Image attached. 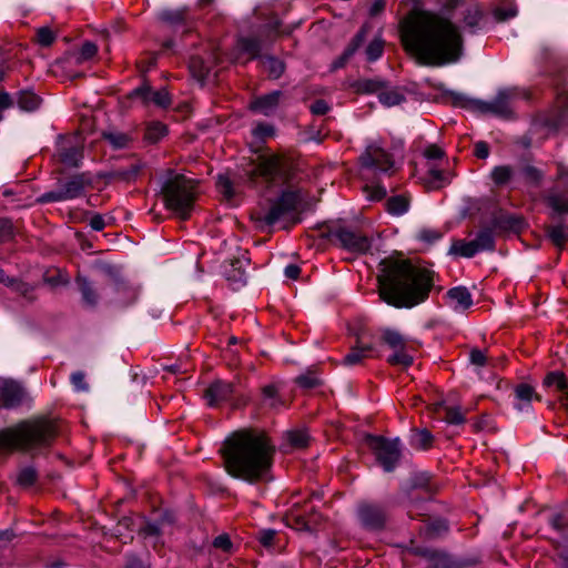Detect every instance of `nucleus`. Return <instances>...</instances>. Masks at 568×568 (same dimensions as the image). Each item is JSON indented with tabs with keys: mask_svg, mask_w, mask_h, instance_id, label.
Instances as JSON below:
<instances>
[{
	"mask_svg": "<svg viewBox=\"0 0 568 568\" xmlns=\"http://www.w3.org/2000/svg\"><path fill=\"white\" fill-rule=\"evenodd\" d=\"M37 479V473L33 468H23L18 475V483L22 486H30Z\"/></svg>",
	"mask_w": 568,
	"mask_h": 568,
	"instance_id": "60",
	"label": "nucleus"
},
{
	"mask_svg": "<svg viewBox=\"0 0 568 568\" xmlns=\"http://www.w3.org/2000/svg\"><path fill=\"white\" fill-rule=\"evenodd\" d=\"M368 447L374 452L377 460L386 471H392L400 457L398 439L388 440L383 437L368 436Z\"/></svg>",
	"mask_w": 568,
	"mask_h": 568,
	"instance_id": "10",
	"label": "nucleus"
},
{
	"mask_svg": "<svg viewBox=\"0 0 568 568\" xmlns=\"http://www.w3.org/2000/svg\"><path fill=\"white\" fill-rule=\"evenodd\" d=\"M237 49L241 53L247 54L248 59L257 58L262 45L256 38H242L237 42Z\"/></svg>",
	"mask_w": 568,
	"mask_h": 568,
	"instance_id": "34",
	"label": "nucleus"
},
{
	"mask_svg": "<svg viewBox=\"0 0 568 568\" xmlns=\"http://www.w3.org/2000/svg\"><path fill=\"white\" fill-rule=\"evenodd\" d=\"M17 103L23 111H34L39 108L41 99L33 92L22 91L19 93Z\"/></svg>",
	"mask_w": 568,
	"mask_h": 568,
	"instance_id": "35",
	"label": "nucleus"
},
{
	"mask_svg": "<svg viewBox=\"0 0 568 568\" xmlns=\"http://www.w3.org/2000/svg\"><path fill=\"white\" fill-rule=\"evenodd\" d=\"M102 136L114 149L128 148L131 142V138L128 134L118 131L103 132Z\"/></svg>",
	"mask_w": 568,
	"mask_h": 568,
	"instance_id": "39",
	"label": "nucleus"
},
{
	"mask_svg": "<svg viewBox=\"0 0 568 568\" xmlns=\"http://www.w3.org/2000/svg\"><path fill=\"white\" fill-rule=\"evenodd\" d=\"M217 187L226 197L230 199L233 196L232 183L229 178L220 175L217 179Z\"/></svg>",
	"mask_w": 568,
	"mask_h": 568,
	"instance_id": "63",
	"label": "nucleus"
},
{
	"mask_svg": "<svg viewBox=\"0 0 568 568\" xmlns=\"http://www.w3.org/2000/svg\"><path fill=\"white\" fill-rule=\"evenodd\" d=\"M98 52V47L95 43L87 41L81 45L79 51V55L77 58L78 63H82L92 59Z\"/></svg>",
	"mask_w": 568,
	"mask_h": 568,
	"instance_id": "57",
	"label": "nucleus"
},
{
	"mask_svg": "<svg viewBox=\"0 0 568 568\" xmlns=\"http://www.w3.org/2000/svg\"><path fill=\"white\" fill-rule=\"evenodd\" d=\"M105 290L110 301L120 305H129L136 298L135 290L125 283L111 282Z\"/></svg>",
	"mask_w": 568,
	"mask_h": 568,
	"instance_id": "16",
	"label": "nucleus"
},
{
	"mask_svg": "<svg viewBox=\"0 0 568 568\" xmlns=\"http://www.w3.org/2000/svg\"><path fill=\"white\" fill-rule=\"evenodd\" d=\"M447 297L456 311H465L473 305L471 294L463 286L450 288L447 292Z\"/></svg>",
	"mask_w": 568,
	"mask_h": 568,
	"instance_id": "23",
	"label": "nucleus"
},
{
	"mask_svg": "<svg viewBox=\"0 0 568 568\" xmlns=\"http://www.w3.org/2000/svg\"><path fill=\"white\" fill-rule=\"evenodd\" d=\"M190 70L194 77L203 80L210 74L211 63L205 62L201 57L195 55L190 60Z\"/></svg>",
	"mask_w": 568,
	"mask_h": 568,
	"instance_id": "38",
	"label": "nucleus"
},
{
	"mask_svg": "<svg viewBox=\"0 0 568 568\" xmlns=\"http://www.w3.org/2000/svg\"><path fill=\"white\" fill-rule=\"evenodd\" d=\"M359 161L364 179L378 173H388L394 168L392 156L377 144H369L359 156Z\"/></svg>",
	"mask_w": 568,
	"mask_h": 568,
	"instance_id": "9",
	"label": "nucleus"
},
{
	"mask_svg": "<svg viewBox=\"0 0 568 568\" xmlns=\"http://www.w3.org/2000/svg\"><path fill=\"white\" fill-rule=\"evenodd\" d=\"M519 174L523 176L524 181L530 186H539L542 179L544 173L534 165L526 164L520 168Z\"/></svg>",
	"mask_w": 568,
	"mask_h": 568,
	"instance_id": "36",
	"label": "nucleus"
},
{
	"mask_svg": "<svg viewBox=\"0 0 568 568\" xmlns=\"http://www.w3.org/2000/svg\"><path fill=\"white\" fill-rule=\"evenodd\" d=\"M262 64L268 75L274 79L280 78L284 72V63L273 57H264L262 59Z\"/></svg>",
	"mask_w": 568,
	"mask_h": 568,
	"instance_id": "42",
	"label": "nucleus"
},
{
	"mask_svg": "<svg viewBox=\"0 0 568 568\" xmlns=\"http://www.w3.org/2000/svg\"><path fill=\"white\" fill-rule=\"evenodd\" d=\"M379 339L393 351L387 362L392 365L408 367L413 364V356L408 353L407 339L394 328L384 327L379 329Z\"/></svg>",
	"mask_w": 568,
	"mask_h": 568,
	"instance_id": "8",
	"label": "nucleus"
},
{
	"mask_svg": "<svg viewBox=\"0 0 568 568\" xmlns=\"http://www.w3.org/2000/svg\"><path fill=\"white\" fill-rule=\"evenodd\" d=\"M405 49L420 64L443 65L454 63L463 54V38L449 20L429 12L409 17L402 27Z\"/></svg>",
	"mask_w": 568,
	"mask_h": 568,
	"instance_id": "1",
	"label": "nucleus"
},
{
	"mask_svg": "<svg viewBox=\"0 0 568 568\" xmlns=\"http://www.w3.org/2000/svg\"><path fill=\"white\" fill-rule=\"evenodd\" d=\"M55 435L57 427L52 420H23L0 430V450H29L49 446Z\"/></svg>",
	"mask_w": 568,
	"mask_h": 568,
	"instance_id": "4",
	"label": "nucleus"
},
{
	"mask_svg": "<svg viewBox=\"0 0 568 568\" xmlns=\"http://www.w3.org/2000/svg\"><path fill=\"white\" fill-rule=\"evenodd\" d=\"M378 99L379 102L385 106H395L405 101V95L400 89H388L385 84V88L382 89L378 93Z\"/></svg>",
	"mask_w": 568,
	"mask_h": 568,
	"instance_id": "28",
	"label": "nucleus"
},
{
	"mask_svg": "<svg viewBox=\"0 0 568 568\" xmlns=\"http://www.w3.org/2000/svg\"><path fill=\"white\" fill-rule=\"evenodd\" d=\"M478 252H479V250L474 240L469 241V242H466L463 240L455 241V242H453V244L449 248L450 254L459 255V256H464V257H471Z\"/></svg>",
	"mask_w": 568,
	"mask_h": 568,
	"instance_id": "33",
	"label": "nucleus"
},
{
	"mask_svg": "<svg viewBox=\"0 0 568 568\" xmlns=\"http://www.w3.org/2000/svg\"><path fill=\"white\" fill-rule=\"evenodd\" d=\"M474 241L479 252L491 250L494 247V237L491 231L486 230L480 232Z\"/></svg>",
	"mask_w": 568,
	"mask_h": 568,
	"instance_id": "53",
	"label": "nucleus"
},
{
	"mask_svg": "<svg viewBox=\"0 0 568 568\" xmlns=\"http://www.w3.org/2000/svg\"><path fill=\"white\" fill-rule=\"evenodd\" d=\"M481 18H483L481 10L477 7H471L467 10L465 18H464V22L467 27H469L470 29L474 30L479 27Z\"/></svg>",
	"mask_w": 568,
	"mask_h": 568,
	"instance_id": "50",
	"label": "nucleus"
},
{
	"mask_svg": "<svg viewBox=\"0 0 568 568\" xmlns=\"http://www.w3.org/2000/svg\"><path fill=\"white\" fill-rule=\"evenodd\" d=\"M263 404L270 408H278L283 405L282 399L277 395V387L274 384L262 387Z\"/></svg>",
	"mask_w": 568,
	"mask_h": 568,
	"instance_id": "37",
	"label": "nucleus"
},
{
	"mask_svg": "<svg viewBox=\"0 0 568 568\" xmlns=\"http://www.w3.org/2000/svg\"><path fill=\"white\" fill-rule=\"evenodd\" d=\"M359 518L368 529H381L385 524V514L382 508L374 505H362Z\"/></svg>",
	"mask_w": 568,
	"mask_h": 568,
	"instance_id": "19",
	"label": "nucleus"
},
{
	"mask_svg": "<svg viewBox=\"0 0 568 568\" xmlns=\"http://www.w3.org/2000/svg\"><path fill=\"white\" fill-rule=\"evenodd\" d=\"M443 233L435 229L424 227L416 233V239L423 242L425 245H432L436 241L440 240Z\"/></svg>",
	"mask_w": 568,
	"mask_h": 568,
	"instance_id": "45",
	"label": "nucleus"
},
{
	"mask_svg": "<svg viewBox=\"0 0 568 568\" xmlns=\"http://www.w3.org/2000/svg\"><path fill=\"white\" fill-rule=\"evenodd\" d=\"M60 160L69 165H78L81 151L77 146L62 148L59 152Z\"/></svg>",
	"mask_w": 568,
	"mask_h": 568,
	"instance_id": "46",
	"label": "nucleus"
},
{
	"mask_svg": "<svg viewBox=\"0 0 568 568\" xmlns=\"http://www.w3.org/2000/svg\"><path fill=\"white\" fill-rule=\"evenodd\" d=\"M300 201L301 196L298 192L285 191L276 201L272 202L267 209L256 211L255 217L257 221L271 226L292 215L296 211Z\"/></svg>",
	"mask_w": 568,
	"mask_h": 568,
	"instance_id": "7",
	"label": "nucleus"
},
{
	"mask_svg": "<svg viewBox=\"0 0 568 568\" xmlns=\"http://www.w3.org/2000/svg\"><path fill=\"white\" fill-rule=\"evenodd\" d=\"M329 105L324 100H316L310 105V110L315 115H324L329 111Z\"/></svg>",
	"mask_w": 568,
	"mask_h": 568,
	"instance_id": "62",
	"label": "nucleus"
},
{
	"mask_svg": "<svg viewBox=\"0 0 568 568\" xmlns=\"http://www.w3.org/2000/svg\"><path fill=\"white\" fill-rule=\"evenodd\" d=\"M516 171L510 165H497L490 172V179L497 186H503L513 181Z\"/></svg>",
	"mask_w": 568,
	"mask_h": 568,
	"instance_id": "27",
	"label": "nucleus"
},
{
	"mask_svg": "<svg viewBox=\"0 0 568 568\" xmlns=\"http://www.w3.org/2000/svg\"><path fill=\"white\" fill-rule=\"evenodd\" d=\"M381 298L397 308L424 302L433 287V273L408 260H385L377 277Z\"/></svg>",
	"mask_w": 568,
	"mask_h": 568,
	"instance_id": "2",
	"label": "nucleus"
},
{
	"mask_svg": "<svg viewBox=\"0 0 568 568\" xmlns=\"http://www.w3.org/2000/svg\"><path fill=\"white\" fill-rule=\"evenodd\" d=\"M448 98L450 99L452 103L455 106H460L465 109L475 110V102H478L479 100L476 99H469L464 93L460 92H448Z\"/></svg>",
	"mask_w": 568,
	"mask_h": 568,
	"instance_id": "47",
	"label": "nucleus"
},
{
	"mask_svg": "<svg viewBox=\"0 0 568 568\" xmlns=\"http://www.w3.org/2000/svg\"><path fill=\"white\" fill-rule=\"evenodd\" d=\"M356 93H379L385 88V82L379 79H361L352 84Z\"/></svg>",
	"mask_w": 568,
	"mask_h": 568,
	"instance_id": "30",
	"label": "nucleus"
},
{
	"mask_svg": "<svg viewBox=\"0 0 568 568\" xmlns=\"http://www.w3.org/2000/svg\"><path fill=\"white\" fill-rule=\"evenodd\" d=\"M557 181L560 185L568 187V165L558 163L557 165Z\"/></svg>",
	"mask_w": 568,
	"mask_h": 568,
	"instance_id": "64",
	"label": "nucleus"
},
{
	"mask_svg": "<svg viewBox=\"0 0 568 568\" xmlns=\"http://www.w3.org/2000/svg\"><path fill=\"white\" fill-rule=\"evenodd\" d=\"M547 234L554 245L562 248L568 243V224H557L547 227Z\"/></svg>",
	"mask_w": 568,
	"mask_h": 568,
	"instance_id": "32",
	"label": "nucleus"
},
{
	"mask_svg": "<svg viewBox=\"0 0 568 568\" xmlns=\"http://www.w3.org/2000/svg\"><path fill=\"white\" fill-rule=\"evenodd\" d=\"M85 186L83 176L75 175L64 182L58 190L42 194L39 199L42 203L60 202L78 197L82 194Z\"/></svg>",
	"mask_w": 568,
	"mask_h": 568,
	"instance_id": "13",
	"label": "nucleus"
},
{
	"mask_svg": "<svg viewBox=\"0 0 568 568\" xmlns=\"http://www.w3.org/2000/svg\"><path fill=\"white\" fill-rule=\"evenodd\" d=\"M294 171L291 158L282 153L261 154L244 171L247 183L253 187H281L286 184Z\"/></svg>",
	"mask_w": 568,
	"mask_h": 568,
	"instance_id": "5",
	"label": "nucleus"
},
{
	"mask_svg": "<svg viewBox=\"0 0 568 568\" xmlns=\"http://www.w3.org/2000/svg\"><path fill=\"white\" fill-rule=\"evenodd\" d=\"M55 40V33L49 27L39 28L37 31V41L43 45L49 47Z\"/></svg>",
	"mask_w": 568,
	"mask_h": 568,
	"instance_id": "59",
	"label": "nucleus"
},
{
	"mask_svg": "<svg viewBox=\"0 0 568 568\" xmlns=\"http://www.w3.org/2000/svg\"><path fill=\"white\" fill-rule=\"evenodd\" d=\"M130 98L139 99L143 105L153 104L161 109H166L171 105V97L165 89L153 90L148 84L133 90Z\"/></svg>",
	"mask_w": 568,
	"mask_h": 568,
	"instance_id": "14",
	"label": "nucleus"
},
{
	"mask_svg": "<svg viewBox=\"0 0 568 568\" xmlns=\"http://www.w3.org/2000/svg\"><path fill=\"white\" fill-rule=\"evenodd\" d=\"M250 264V258L243 254L241 257L233 260L230 264V270L226 271V276L233 284H244L246 281V268Z\"/></svg>",
	"mask_w": 568,
	"mask_h": 568,
	"instance_id": "22",
	"label": "nucleus"
},
{
	"mask_svg": "<svg viewBox=\"0 0 568 568\" xmlns=\"http://www.w3.org/2000/svg\"><path fill=\"white\" fill-rule=\"evenodd\" d=\"M432 442H433L432 434L427 429L424 428V429L417 430V433L413 439V445L419 449H427L430 447Z\"/></svg>",
	"mask_w": 568,
	"mask_h": 568,
	"instance_id": "52",
	"label": "nucleus"
},
{
	"mask_svg": "<svg viewBox=\"0 0 568 568\" xmlns=\"http://www.w3.org/2000/svg\"><path fill=\"white\" fill-rule=\"evenodd\" d=\"M27 397L24 388L16 381L0 378V403L7 408L20 405Z\"/></svg>",
	"mask_w": 568,
	"mask_h": 568,
	"instance_id": "15",
	"label": "nucleus"
},
{
	"mask_svg": "<svg viewBox=\"0 0 568 568\" xmlns=\"http://www.w3.org/2000/svg\"><path fill=\"white\" fill-rule=\"evenodd\" d=\"M548 205L557 213H568V196H561L556 192H551L547 196Z\"/></svg>",
	"mask_w": 568,
	"mask_h": 568,
	"instance_id": "43",
	"label": "nucleus"
},
{
	"mask_svg": "<svg viewBox=\"0 0 568 568\" xmlns=\"http://www.w3.org/2000/svg\"><path fill=\"white\" fill-rule=\"evenodd\" d=\"M516 95L515 89H503L493 101L479 100L475 102V111L508 118L511 114L510 103Z\"/></svg>",
	"mask_w": 568,
	"mask_h": 568,
	"instance_id": "11",
	"label": "nucleus"
},
{
	"mask_svg": "<svg viewBox=\"0 0 568 568\" xmlns=\"http://www.w3.org/2000/svg\"><path fill=\"white\" fill-rule=\"evenodd\" d=\"M295 382L305 389L314 388L321 384L320 378L311 372L302 374L296 377Z\"/></svg>",
	"mask_w": 568,
	"mask_h": 568,
	"instance_id": "54",
	"label": "nucleus"
},
{
	"mask_svg": "<svg viewBox=\"0 0 568 568\" xmlns=\"http://www.w3.org/2000/svg\"><path fill=\"white\" fill-rule=\"evenodd\" d=\"M408 210V200L404 196H394L387 201V211L394 215L404 214Z\"/></svg>",
	"mask_w": 568,
	"mask_h": 568,
	"instance_id": "44",
	"label": "nucleus"
},
{
	"mask_svg": "<svg viewBox=\"0 0 568 568\" xmlns=\"http://www.w3.org/2000/svg\"><path fill=\"white\" fill-rule=\"evenodd\" d=\"M364 192L367 194V197L372 201H379L386 196V190L381 185H365Z\"/></svg>",
	"mask_w": 568,
	"mask_h": 568,
	"instance_id": "61",
	"label": "nucleus"
},
{
	"mask_svg": "<svg viewBox=\"0 0 568 568\" xmlns=\"http://www.w3.org/2000/svg\"><path fill=\"white\" fill-rule=\"evenodd\" d=\"M221 453L226 471L239 479L255 483L265 479L272 465V447L265 435L241 430L230 436Z\"/></svg>",
	"mask_w": 568,
	"mask_h": 568,
	"instance_id": "3",
	"label": "nucleus"
},
{
	"mask_svg": "<svg viewBox=\"0 0 568 568\" xmlns=\"http://www.w3.org/2000/svg\"><path fill=\"white\" fill-rule=\"evenodd\" d=\"M428 562L426 568H456L455 562L446 554L437 550L425 549L419 552Z\"/></svg>",
	"mask_w": 568,
	"mask_h": 568,
	"instance_id": "24",
	"label": "nucleus"
},
{
	"mask_svg": "<svg viewBox=\"0 0 568 568\" xmlns=\"http://www.w3.org/2000/svg\"><path fill=\"white\" fill-rule=\"evenodd\" d=\"M445 417L444 420L452 425H460L464 424L466 418L465 414L460 410L459 407H445Z\"/></svg>",
	"mask_w": 568,
	"mask_h": 568,
	"instance_id": "51",
	"label": "nucleus"
},
{
	"mask_svg": "<svg viewBox=\"0 0 568 568\" xmlns=\"http://www.w3.org/2000/svg\"><path fill=\"white\" fill-rule=\"evenodd\" d=\"M545 384L548 386H555L557 389L566 393V400L568 404V379L560 372H552L545 378Z\"/></svg>",
	"mask_w": 568,
	"mask_h": 568,
	"instance_id": "40",
	"label": "nucleus"
},
{
	"mask_svg": "<svg viewBox=\"0 0 568 568\" xmlns=\"http://www.w3.org/2000/svg\"><path fill=\"white\" fill-rule=\"evenodd\" d=\"M384 51V41L374 39L366 48V57L369 61H375L382 57Z\"/></svg>",
	"mask_w": 568,
	"mask_h": 568,
	"instance_id": "55",
	"label": "nucleus"
},
{
	"mask_svg": "<svg viewBox=\"0 0 568 568\" xmlns=\"http://www.w3.org/2000/svg\"><path fill=\"white\" fill-rule=\"evenodd\" d=\"M515 397L518 403L515 404L518 410H524L530 404V402L537 397L534 388L527 384H520L515 388Z\"/></svg>",
	"mask_w": 568,
	"mask_h": 568,
	"instance_id": "31",
	"label": "nucleus"
},
{
	"mask_svg": "<svg viewBox=\"0 0 568 568\" xmlns=\"http://www.w3.org/2000/svg\"><path fill=\"white\" fill-rule=\"evenodd\" d=\"M367 29L366 27H362L358 33L354 37L351 43L347 45L342 57L334 62V68H342L345 65L347 60L357 51V49L362 45L365 40Z\"/></svg>",
	"mask_w": 568,
	"mask_h": 568,
	"instance_id": "25",
	"label": "nucleus"
},
{
	"mask_svg": "<svg viewBox=\"0 0 568 568\" xmlns=\"http://www.w3.org/2000/svg\"><path fill=\"white\" fill-rule=\"evenodd\" d=\"M168 133V128L161 122H151L145 131V139L151 143H156Z\"/></svg>",
	"mask_w": 568,
	"mask_h": 568,
	"instance_id": "41",
	"label": "nucleus"
},
{
	"mask_svg": "<svg viewBox=\"0 0 568 568\" xmlns=\"http://www.w3.org/2000/svg\"><path fill=\"white\" fill-rule=\"evenodd\" d=\"M373 352L374 345L372 343H365L361 336H357L355 346L345 355L343 364L347 366L359 365L365 358L371 357Z\"/></svg>",
	"mask_w": 568,
	"mask_h": 568,
	"instance_id": "18",
	"label": "nucleus"
},
{
	"mask_svg": "<svg viewBox=\"0 0 568 568\" xmlns=\"http://www.w3.org/2000/svg\"><path fill=\"white\" fill-rule=\"evenodd\" d=\"M234 393L232 383L216 381L205 390V398L209 405H217L221 402L229 400Z\"/></svg>",
	"mask_w": 568,
	"mask_h": 568,
	"instance_id": "17",
	"label": "nucleus"
},
{
	"mask_svg": "<svg viewBox=\"0 0 568 568\" xmlns=\"http://www.w3.org/2000/svg\"><path fill=\"white\" fill-rule=\"evenodd\" d=\"M452 179V173L430 165L423 178V183L428 191H436L450 184Z\"/></svg>",
	"mask_w": 568,
	"mask_h": 568,
	"instance_id": "20",
	"label": "nucleus"
},
{
	"mask_svg": "<svg viewBox=\"0 0 568 568\" xmlns=\"http://www.w3.org/2000/svg\"><path fill=\"white\" fill-rule=\"evenodd\" d=\"M187 10L176 9V10H165L161 13V19L169 23H180L183 22L186 18Z\"/></svg>",
	"mask_w": 568,
	"mask_h": 568,
	"instance_id": "49",
	"label": "nucleus"
},
{
	"mask_svg": "<svg viewBox=\"0 0 568 568\" xmlns=\"http://www.w3.org/2000/svg\"><path fill=\"white\" fill-rule=\"evenodd\" d=\"M287 442L293 448H303L308 444V435L304 430H292L286 435Z\"/></svg>",
	"mask_w": 568,
	"mask_h": 568,
	"instance_id": "48",
	"label": "nucleus"
},
{
	"mask_svg": "<svg viewBox=\"0 0 568 568\" xmlns=\"http://www.w3.org/2000/svg\"><path fill=\"white\" fill-rule=\"evenodd\" d=\"M281 95V91H274L268 94L262 95L252 101L250 108L255 112L268 115L277 108Z\"/></svg>",
	"mask_w": 568,
	"mask_h": 568,
	"instance_id": "21",
	"label": "nucleus"
},
{
	"mask_svg": "<svg viewBox=\"0 0 568 568\" xmlns=\"http://www.w3.org/2000/svg\"><path fill=\"white\" fill-rule=\"evenodd\" d=\"M164 205L179 219L187 220L196 200V184L183 174H174L166 179L161 190Z\"/></svg>",
	"mask_w": 568,
	"mask_h": 568,
	"instance_id": "6",
	"label": "nucleus"
},
{
	"mask_svg": "<svg viewBox=\"0 0 568 568\" xmlns=\"http://www.w3.org/2000/svg\"><path fill=\"white\" fill-rule=\"evenodd\" d=\"M448 527L445 521L436 520L425 526L424 532L427 537L434 538L447 531Z\"/></svg>",
	"mask_w": 568,
	"mask_h": 568,
	"instance_id": "58",
	"label": "nucleus"
},
{
	"mask_svg": "<svg viewBox=\"0 0 568 568\" xmlns=\"http://www.w3.org/2000/svg\"><path fill=\"white\" fill-rule=\"evenodd\" d=\"M517 14V9L513 3H507L505 6L497 7L494 10V16L497 21H506Z\"/></svg>",
	"mask_w": 568,
	"mask_h": 568,
	"instance_id": "56",
	"label": "nucleus"
},
{
	"mask_svg": "<svg viewBox=\"0 0 568 568\" xmlns=\"http://www.w3.org/2000/svg\"><path fill=\"white\" fill-rule=\"evenodd\" d=\"M77 283L84 303L91 307L95 306L99 301V294L92 284L85 277L81 276L77 277Z\"/></svg>",
	"mask_w": 568,
	"mask_h": 568,
	"instance_id": "29",
	"label": "nucleus"
},
{
	"mask_svg": "<svg viewBox=\"0 0 568 568\" xmlns=\"http://www.w3.org/2000/svg\"><path fill=\"white\" fill-rule=\"evenodd\" d=\"M144 169V163L140 160L134 161L129 168H120L114 170L111 175L115 180L131 182L136 180Z\"/></svg>",
	"mask_w": 568,
	"mask_h": 568,
	"instance_id": "26",
	"label": "nucleus"
},
{
	"mask_svg": "<svg viewBox=\"0 0 568 568\" xmlns=\"http://www.w3.org/2000/svg\"><path fill=\"white\" fill-rule=\"evenodd\" d=\"M331 235L339 242L343 248L351 252L365 253L371 247L367 236L348 227H337L331 231Z\"/></svg>",
	"mask_w": 568,
	"mask_h": 568,
	"instance_id": "12",
	"label": "nucleus"
}]
</instances>
